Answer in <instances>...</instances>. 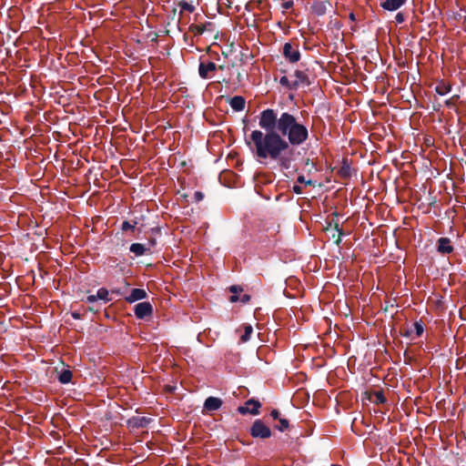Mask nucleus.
<instances>
[{
	"label": "nucleus",
	"mask_w": 466,
	"mask_h": 466,
	"mask_svg": "<svg viewBox=\"0 0 466 466\" xmlns=\"http://www.w3.org/2000/svg\"><path fill=\"white\" fill-rule=\"evenodd\" d=\"M258 124L265 132L253 130L248 145L260 162L280 160L290 146H300L309 138L307 127L288 112L278 116L275 110L265 109Z\"/></svg>",
	"instance_id": "f257e3e1"
},
{
	"label": "nucleus",
	"mask_w": 466,
	"mask_h": 466,
	"mask_svg": "<svg viewBox=\"0 0 466 466\" xmlns=\"http://www.w3.org/2000/svg\"><path fill=\"white\" fill-rule=\"evenodd\" d=\"M250 434L254 438L268 439L271 436V431L260 420H257L250 429Z\"/></svg>",
	"instance_id": "f03ea898"
},
{
	"label": "nucleus",
	"mask_w": 466,
	"mask_h": 466,
	"mask_svg": "<svg viewBox=\"0 0 466 466\" xmlns=\"http://www.w3.org/2000/svg\"><path fill=\"white\" fill-rule=\"evenodd\" d=\"M283 56L290 63H296L300 59V53L298 45L286 43L283 46Z\"/></svg>",
	"instance_id": "7ed1b4c3"
},
{
	"label": "nucleus",
	"mask_w": 466,
	"mask_h": 466,
	"mask_svg": "<svg viewBox=\"0 0 466 466\" xmlns=\"http://www.w3.org/2000/svg\"><path fill=\"white\" fill-rule=\"evenodd\" d=\"M218 66L214 62H205L202 61L199 64L198 73L202 78H210L213 76V73L217 70Z\"/></svg>",
	"instance_id": "20e7f679"
},
{
	"label": "nucleus",
	"mask_w": 466,
	"mask_h": 466,
	"mask_svg": "<svg viewBox=\"0 0 466 466\" xmlns=\"http://www.w3.org/2000/svg\"><path fill=\"white\" fill-rule=\"evenodd\" d=\"M295 79L292 80V86L298 89L301 86H308L310 85V81L308 74L302 70H296L294 73Z\"/></svg>",
	"instance_id": "39448f33"
},
{
	"label": "nucleus",
	"mask_w": 466,
	"mask_h": 466,
	"mask_svg": "<svg viewBox=\"0 0 466 466\" xmlns=\"http://www.w3.org/2000/svg\"><path fill=\"white\" fill-rule=\"evenodd\" d=\"M325 231L336 245H339L342 232L341 229L339 228L338 223H335L334 225L329 223L325 228Z\"/></svg>",
	"instance_id": "423d86ee"
},
{
	"label": "nucleus",
	"mask_w": 466,
	"mask_h": 466,
	"mask_svg": "<svg viewBox=\"0 0 466 466\" xmlns=\"http://www.w3.org/2000/svg\"><path fill=\"white\" fill-rule=\"evenodd\" d=\"M261 404L255 400H248L246 401L244 406H241L238 408V411L241 414L250 413L253 415L258 414V410L260 408Z\"/></svg>",
	"instance_id": "0eeeda50"
},
{
	"label": "nucleus",
	"mask_w": 466,
	"mask_h": 466,
	"mask_svg": "<svg viewBox=\"0 0 466 466\" xmlns=\"http://www.w3.org/2000/svg\"><path fill=\"white\" fill-rule=\"evenodd\" d=\"M153 309L149 302H140L135 306V315L138 319H143L145 317L150 316L152 314Z\"/></svg>",
	"instance_id": "6e6552de"
},
{
	"label": "nucleus",
	"mask_w": 466,
	"mask_h": 466,
	"mask_svg": "<svg viewBox=\"0 0 466 466\" xmlns=\"http://www.w3.org/2000/svg\"><path fill=\"white\" fill-rule=\"evenodd\" d=\"M97 299H101L105 302L110 301L111 299L109 298L108 290L105 288H101L97 290L96 295H89L86 298V300L89 303H93V302L96 301Z\"/></svg>",
	"instance_id": "1a4fd4ad"
},
{
	"label": "nucleus",
	"mask_w": 466,
	"mask_h": 466,
	"mask_svg": "<svg viewBox=\"0 0 466 466\" xmlns=\"http://www.w3.org/2000/svg\"><path fill=\"white\" fill-rule=\"evenodd\" d=\"M147 298V292L142 289H133L131 293L126 297V300L129 303L143 299Z\"/></svg>",
	"instance_id": "9d476101"
},
{
	"label": "nucleus",
	"mask_w": 466,
	"mask_h": 466,
	"mask_svg": "<svg viewBox=\"0 0 466 466\" xmlns=\"http://www.w3.org/2000/svg\"><path fill=\"white\" fill-rule=\"evenodd\" d=\"M453 250L451 242L448 238H441L438 240V251L442 254H450Z\"/></svg>",
	"instance_id": "9b49d317"
},
{
	"label": "nucleus",
	"mask_w": 466,
	"mask_h": 466,
	"mask_svg": "<svg viewBox=\"0 0 466 466\" xmlns=\"http://www.w3.org/2000/svg\"><path fill=\"white\" fill-rule=\"evenodd\" d=\"M222 405V400L219 398L208 397L204 403V408L208 411L218 410Z\"/></svg>",
	"instance_id": "f8f14e48"
},
{
	"label": "nucleus",
	"mask_w": 466,
	"mask_h": 466,
	"mask_svg": "<svg viewBox=\"0 0 466 466\" xmlns=\"http://www.w3.org/2000/svg\"><path fill=\"white\" fill-rule=\"evenodd\" d=\"M406 0H386L381 4V6L389 11H395L400 8Z\"/></svg>",
	"instance_id": "ddd939ff"
},
{
	"label": "nucleus",
	"mask_w": 466,
	"mask_h": 466,
	"mask_svg": "<svg viewBox=\"0 0 466 466\" xmlns=\"http://www.w3.org/2000/svg\"><path fill=\"white\" fill-rule=\"evenodd\" d=\"M229 105L235 111H241L245 106V99L242 96H236L230 99Z\"/></svg>",
	"instance_id": "4468645a"
},
{
	"label": "nucleus",
	"mask_w": 466,
	"mask_h": 466,
	"mask_svg": "<svg viewBox=\"0 0 466 466\" xmlns=\"http://www.w3.org/2000/svg\"><path fill=\"white\" fill-rule=\"evenodd\" d=\"M328 5H330L329 1L315 2L312 9L317 15H321L326 13Z\"/></svg>",
	"instance_id": "2eb2a0df"
},
{
	"label": "nucleus",
	"mask_w": 466,
	"mask_h": 466,
	"mask_svg": "<svg viewBox=\"0 0 466 466\" xmlns=\"http://www.w3.org/2000/svg\"><path fill=\"white\" fill-rule=\"evenodd\" d=\"M178 5L182 12L193 13L195 11V5L192 0H180Z\"/></svg>",
	"instance_id": "dca6fc26"
},
{
	"label": "nucleus",
	"mask_w": 466,
	"mask_h": 466,
	"mask_svg": "<svg viewBox=\"0 0 466 466\" xmlns=\"http://www.w3.org/2000/svg\"><path fill=\"white\" fill-rule=\"evenodd\" d=\"M130 251L136 254L137 256H142L145 253L146 248L144 245L140 243H134L130 246Z\"/></svg>",
	"instance_id": "f3484780"
},
{
	"label": "nucleus",
	"mask_w": 466,
	"mask_h": 466,
	"mask_svg": "<svg viewBox=\"0 0 466 466\" xmlns=\"http://www.w3.org/2000/svg\"><path fill=\"white\" fill-rule=\"evenodd\" d=\"M58 380L61 383L64 384L70 382L72 380V372L69 370L62 371Z\"/></svg>",
	"instance_id": "a211bd4d"
},
{
	"label": "nucleus",
	"mask_w": 466,
	"mask_h": 466,
	"mask_svg": "<svg viewBox=\"0 0 466 466\" xmlns=\"http://www.w3.org/2000/svg\"><path fill=\"white\" fill-rule=\"evenodd\" d=\"M205 30L206 25L203 24L190 25V31L194 34V35H200L205 32Z\"/></svg>",
	"instance_id": "6ab92c4d"
},
{
	"label": "nucleus",
	"mask_w": 466,
	"mask_h": 466,
	"mask_svg": "<svg viewBox=\"0 0 466 466\" xmlns=\"http://www.w3.org/2000/svg\"><path fill=\"white\" fill-rule=\"evenodd\" d=\"M252 332H253L252 327L250 325H246L244 327V334L241 336L240 340L242 342H247L250 339Z\"/></svg>",
	"instance_id": "aec40b11"
},
{
	"label": "nucleus",
	"mask_w": 466,
	"mask_h": 466,
	"mask_svg": "<svg viewBox=\"0 0 466 466\" xmlns=\"http://www.w3.org/2000/svg\"><path fill=\"white\" fill-rule=\"evenodd\" d=\"M370 400L375 403H383L385 402V397L382 393V391H376L373 393L372 397H370Z\"/></svg>",
	"instance_id": "412c9836"
},
{
	"label": "nucleus",
	"mask_w": 466,
	"mask_h": 466,
	"mask_svg": "<svg viewBox=\"0 0 466 466\" xmlns=\"http://www.w3.org/2000/svg\"><path fill=\"white\" fill-rule=\"evenodd\" d=\"M279 83H280L281 86H286V87H288L289 89H296L295 87H293L291 86L292 85V81H290L287 76H281L280 79H279Z\"/></svg>",
	"instance_id": "4be33fe9"
},
{
	"label": "nucleus",
	"mask_w": 466,
	"mask_h": 466,
	"mask_svg": "<svg viewBox=\"0 0 466 466\" xmlns=\"http://www.w3.org/2000/svg\"><path fill=\"white\" fill-rule=\"evenodd\" d=\"M450 86H446L445 84H440L436 86V92L440 95L443 96L450 91Z\"/></svg>",
	"instance_id": "5701e85b"
},
{
	"label": "nucleus",
	"mask_w": 466,
	"mask_h": 466,
	"mask_svg": "<svg viewBox=\"0 0 466 466\" xmlns=\"http://www.w3.org/2000/svg\"><path fill=\"white\" fill-rule=\"evenodd\" d=\"M413 329L410 332H415L417 337H420L423 333V327L420 323L415 322L412 325Z\"/></svg>",
	"instance_id": "b1692460"
},
{
	"label": "nucleus",
	"mask_w": 466,
	"mask_h": 466,
	"mask_svg": "<svg viewBox=\"0 0 466 466\" xmlns=\"http://www.w3.org/2000/svg\"><path fill=\"white\" fill-rule=\"evenodd\" d=\"M279 424L277 426V428L283 431L289 428V421L286 419H279Z\"/></svg>",
	"instance_id": "393cba45"
},
{
	"label": "nucleus",
	"mask_w": 466,
	"mask_h": 466,
	"mask_svg": "<svg viewBox=\"0 0 466 466\" xmlns=\"http://www.w3.org/2000/svg\"><path fill=\"white\" fill-rule=\"evenodd\" d=\"M395 19H396V22H397L398 24H401V23H403V21H404V15H403V14H401V13H398V14L396 15V16H395Z\"/></svg>",
	"instance_id": "a878e982"
},
{
	"label": "nucleus",
	"mask_w": 466,
	"mask_h": 466,
	"mask_svg": "<svg viewBox=\"0 0 466 466\" xmlns=\"http://www.w3.org/2000/svg\"><path fill=\"white\" fill-rule=\"evenodd\" d=\"M203 198H204V195L201 192H199V191L195 192L194 198L196 201H200L203 199Z\"/></svg>",
	"instance_id": "bb28decb"
},
{
	"label": "nucleus",
	"mask_w": 466,
	"mask_h": 466,
	"mask_svg": "<svg viewBox=\"0 0 466 466\" xmlns=\"http://www.w3.org/2000/svg\"><path fill=\"white\" fill-rule=\"evenodd\" d=\"M133 226H131L127 221H125L123 224H122V229L123 230H127V229H129V228H132Z\"/></svg>",
	"instance_id": "cd10ccee"
},
{
	"label": "nucleus",
	"mask_w": 466,
	"mask_h": 466,
	"mask_svg": "<svg viewBox=\"0 0 466 466\" xmlns=\"http://www.w3.org/2000/svg\"><path fill=\"white\" fill-rule=\"evenodd\" d=\"M271 417L275 420L279 419V412L277 410H273L270 413Z\"/></svg>",
	"instance_id": "c85d7f7f"
},
{
	"label": "nucleus",
	"mask_w": 466,
	"mask_h": 466,
	"mask_svg": "<svg viewBox=\"0 0 466 466\" xmlns=\"http://www.w3.org/2000/svg\"><path fill=\"white\" fill-rule=\"evenodd\" d=\"M293 190L297 193V194H300L301 193V188L299 187V186H295L293 187Z\"/></svg>",
	"instance_id": "c756f323"
},
{
	"label": "nucleus",
	"mask_w": 466,
	"mask_h": 466,
	"mask_svg": "<svg viewBox=\"0 0 466 466\" xmlns=\"http://www.w3.org/2000/svg\"><path fill=\"white\" fill-rule=\"evenodd\" d=\"M238 298L237 295H233V296L230 297V301L231 302H236V301H238Z\"/></svg>",
	"instance_id": "7c9ffc66"
},
{
	"label": "nucleus",
	"mask_w": 466,
	"mask_h": 466,
	"mask_svg": "<svg viewBox=\"0 0 466 466\" xmlns=\"http://www.w3.org/2000/svg\"><path fill=\"white\" fill-rule=\"evenodd\" d=\"M230 291L236 294L238 291V289L236 286H232L230 288Z\"/></svg>",
	"instance_id": "2f4dec72"
},
{
	"label": "nucleus",
	"mask_w": 466,
	"mask_h": 466,
	"mask_svg": "<svg viewBox=\"0 0 466 466\" xmlns=\"http://www.w3.org/2000/svg\"><path fill=\"white\" fill-rule=\"evenodd\" d=\"M291 5H292L291 2H288V3L285 4V7L286 8H289Z\"/></svg>",
	"instance_id": "473e14b6"
},
{
	"label": "nucleus",
	"mask_w": 466,
	"mask_h": 466,
	"mask_svg": "<svg viewBox=\"0 0 466 466\" xmlns=\"http://www.w3.org/2000/svg\"><path fill=\"white\" fill-rule=\"evenodd\" d=\"M350 18L351 20H355V15H354V14H353V13H351V14L350 15Z\"/></svg>",
	"instance_id": "72a5a7b5"
},
{
	"label": "nucleus",
	"mask_w": 466,
	"mask_h": 466,
	"mask_svg": "<svg viewBox=\"0 0 466 466\" xmlns=\"http://www.w3.org/2000/svg\"><path fill=\"white\" fill-rule=\"evenodd\" d=\"M248 299H249V297H248V296H245V297H244V299H243V301H248Z\"/></svg>",
	"instance_id": "f704fd0d"
},
{
	"label": "nucleus",
	"mask_w": 466,
	"mask_h": 466,
	"mask_svg": "<svg viewBox=\"0 0 466 466\" xmlns=\"http://www.w3.org/2000/svg\"><path fill=\"white\" fill-rule=\"evenodd\" d=\"M299 182H303V181H304L303 177H299Z\"/></svg>",
	"instance_id": "c9c22d12"
},
{
	"label": "nucleus",
	"mask_w": 466,
	"mask_h": 466,
	"mask_svg": "<svg viewBox=\"0 0 466 466\" xmlns=\"http://www.w3.org/2000/svg\"><path fill=\"white\" fill-rule=\"evenodd\" d=\"M218 68L220 69V70H223L224 69V66H219Z\"/></svg>",
	"instance_id": "e433bc0d"
}]
</instances>
